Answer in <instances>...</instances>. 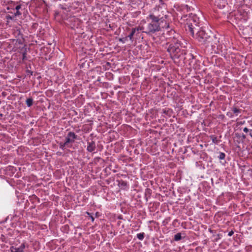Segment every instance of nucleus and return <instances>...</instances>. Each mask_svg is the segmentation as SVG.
I'll use <instances>...</instances> for the list:
<instances>
[{
    "label": "nucleus",
    "instance_id": "nucleus-13",
    "mask_svg": "<svg viewBox=\"0 0 252 252\" xmlns=\"http://www.w3.org/2000/svg\"><path fill=\"white\" fill-rule=\"evenodd\" d=\"M136 32V30L135 29H132L131 32L130 34L127 36L126 37H128V39H129L131 41H133V35Z\"/></svg>",
    "mask_w": 252,
    "mask_h": 252
},
{
    "label": "nucleus",
    "instance_id": "nucleus-32",
    "mask_svg": "<svg viewBox=\"0 0 252 252\" xmlns=\"http://www.w3.org/2000/svg\"><path fill=\"white\" fill-rule=\"evenodd\" d=\"M171 32H175L174 31H171Z\"/></svg>",
    "mask_w": 252,
    "mask_h": 252
},
{
    "label": "nucleus",
    "instance_id": "nucleus-21",
    "mask_svg": "<svg viewBox=\"0 0 252 252\" xmlns=\"http://www.w3.org/2000/svg\"><path fill=\"white\" fill-rule=\"evenodd\" d=\"M128 40V37H123V38H120L119 39V41L123 43H125L126 41H127Z\"/></svg>",
    "mask_w": 252,
    "mask_h": 252
},
{
    "label": "nucleus",
    "instance_id": "nucleus-5",
    "mask_svg": "<svg viewBox=\"0 0 252 252\" xmlns=\"http://www.w3.org/2000/svg\"><path fill=\"white\" fill-rule=\"evenodd\" d=\"M157 16L158 21L164 24V26L169 27L167 19L168 18V12L161 7H157L150 13L148 18H152L153 16Z\"/></svg>",
    "mask_w": 252,
    "mask_h": 252
},
{
    "label": "nucleus",
    "instance_id": "nucleus-20",
    "mask_svg": "<svg viewBox=\"0 0 252 252\" xmlns=\"http://www.w3.org/2000/svg\"><path fill=\"white\" fill-rule=\"evenodd\" d=\"M225 157V154L224 153L220 152L219 156L218 157L219 158L220 160L224 159Z\"/></svg>",
    "mask_w": 252,
    "mask_h": 252
},
{
    "label": "nucleus",
    "instance_id": "nucleus-8",
    "mask_svg": "<svg viewBox=\"0 0 252 252\" xmlns=\"http://www.w3.org/2000/svg\"><path fill=\"white\" fill-rule=\"evenodd\" d=\"M25 248L24 244H22L18 247H11L10 249V252H24Z\"/></svg>",
    "mask_w": 252,
    "mask_h": 252
},
{
    "label": "nucleus",
    "instance_id": "nucleus-16",
    "mask_svg": "<svg viewBox=\"0 0 252 252\" xmlns=\"http://www.w3.org/2000/svg\"><path fill=\"white\" fill-rule=\"evenodd\" d=\"M60 148L62 149V150H64L66 147H69V146H68V144H67L65 142L64 143H63V142H61L60 143Z\"/></svg>",
    "mask_w": 252,
    "mask_h": 252
},
{
    "label": "nucleus",
    "instance_id": "nucleus-31",
    "mask_svg": "<svg viewBox=\"0 0 252 252\" xmlns=\"http://www.w3.org/2000/svg\"><path fill=\"white\" fill-rule=\"evenodd\" d=\"M40 78H41V77H40V76H38V77H37V79H40Z\"/></svg>",
    "mask_w": 252,
    "mask_h": 252
},
{
    "label": "nucleus",
    "instance_id": "nucleus-12",
    "mask_svg": "<svg viewBox=\"0 0 252 252\" xmlns=\"http://www.w3.org/2000/svg\"><path fill=\"white\" fill-rule=\"evenodd\" d=\"M210 138L212 139V142L215 144H218L220 142V140L217 139V137H216L214 135H211L210 136Z\"/></svg>",
    "mask_w": 252,
    "mask_h": 252
},
{
    "label": "nucleus",
    "instance_id": "nucleus-26",
    "mask_svg": "<svg viewBox=\"0 0 252 252\" xmlns=\"http://www.w3.org/2000/svg\"><path fill=\"white\" fill-rule=\"evenodd\" d=\"M234 234V232L233 231H230L228 232V235L229 236H231Z\"/></svg>",
    "mask_w": 252,
    "mask_h": 252
},
{
    "label": "nucleus",
    "instance_id": "nucleus-29",
    "mask_svg": "<svg viewBox=\"0 0 252 252\" xmlns=\"http://www.w3.org/2000/svg\"><path fill=\"white\" fill-rule=\"evenodd\" d=\"M205 80V81H204L205 83L209 82V80Z\"/></svg>",
    "mask_w": 252,
    "mask_h": 252
},
{
    "label": "nucleus",
    "instance_id": "nucleus-9",
    "mask_svg": "<svg viewBox=\"0 0 252 252\" xmlns=\"http://www.w3.org/2000/svg\"><path fill=\"white\" fill-rule=\"evenodd\" d=\"M215 4L220 9H223L226 4L225 0H215Z\"/></svg>",
    "mask_w": 252,
    "mask_h": 252
},
{
    "label": "nucleus",
    "instance_id": "nucleus-3",
    "mask_svg": "<svg viewBox=\"0 0 252 252\" xmlns=\"http://www.w3.org/2000/svg\"><path fill=\"white\" fill-rule=\"evenodd\" d=\"M151 21L149 23L145 30L143 32L146 33L147 35H152L157 32L161 31L162 28L168 29L169 27L164 26V24L158 21L159 19H158L157 16H153L152 18H149Z\"/></svg>",
    "mask_w": 252,
    "mask_h": 252
},
{
    "label": "nucleus",
    "instance_id": "nucleus-17",
    "mask_svg": "<svg viewBox=\"0 0 252 252\" xmlns=\"http://www.w3.org/2000/svg\"><path fill=\"white\" fill-rule=\"evenodd\" d=\"M33 72L32 71L29 69L26 70L25 77L28 78H30L32 75Z\"/></svg>",
    "mask_w": 252,
    "mask_h": 252
},
{
    "label": "nucleus",
    "instance_id": "nucleus-7",
    "mask_svg": "<svg viewBox=\"0 0 252 252\" xmlns=\"http://www.w3.org/2000/svg\"><path fill=\"white\" fill-rule=\"evenodd\" d=\"M77 135L73 132H69L68 133L65 137V142L67 144L72 143L74 142L75 139L76 138Z\"/></svg>",
    "mask_w": 252,
    "mask_h": 252
},
{
    "label": "nucleus",
    "instance_id": "nucleus-2",
    "mask_svg": "<svg viewBox=\"0 0 252 252\" xmlns=\"http://www.w3.org/2000/svg\"><path fill=\"white\" fill-rule=\"evenodd\" d=\"M181 19L185 22L186 31L190 34H193L194 32L200 29V19L196 14L192 13L188 15H184Z\"/></svg>",
    "mask_w": 252,
    "mask_h": 252
},
{
    "label": "nucleus",
    "instance_id": "nucleus-28",
    "mask_svg": "<svg viewBox=\"0 0 252 252\" xmlns=\"http://www.w3.org/2000/svg\"><path fill=\"white\" fill-rule=\"evenodd\" d=\"M249 135L251 137H252V129H250Z\"/></svg>",
    "mask_w": 252,
    "mask_h": 252
},
{
    "label": "nucleus",
    "instance_id": "nucleus-10",
    "mask_svg": "<svg viewBox=\"0 0 252 252\" xmlns=\"http://www.w3.org/2000/svg\"><path fill=\"white\" fill-rule=\"evenodd\" d=\"M95 149V144L93 141L91 142H88V145L87 146V150L90 152H92Z\"/></svg>",
    "mask_w": 252,
    "mask_h": 252
},
{
    "label": "nucleus",
    "instance_id": "nucleus-24",
    "mask_svg": "<svg viewBox=\"0 0 252 252\" xmlns=\"http://www.w3.org/2000/svg\"><path fill=\"white\" fill-rule=\"evenodd\" d=\"M243 131L245 132H250V129H249V128H248L247 127H245L244 129H243Z\"/></svg>",
    "mask_w": 252,
    "mask_h": 252
},
{
    "label": "nucleus",
    "instance_id": "nucleus-19",
    "mask_svg": "<svg viewBox=\"0 0 252 252\" xmlns=\"http://www.w3.org/2000/svg\"><path fill=\"white\" fill-rule=\"evenodd\" d=\"M181 238H182L181 234L180 233L176 234L174 236V240L176 241L180 240L181 239Z\"/></svg>",
    "mask_w": 252,
    "mask_h": 252
},
{
    "label": "nucleus",
    "instance_id": "nucleus-30",
    "mask_svg": "<svg viewBox=\"0 0 252 252\" xmlns=\"http://www.w3.org/2000/svg\"><path fill=\"white\" fill-rule=\"evenodd\" d=\"M242 137H243L244 138H246V136H245V135H243L242 136Z\"/></svg>",
    "mask_w": 252,
    "mask_h": 252
},
{
    "label": "nucleus",
    "instance_id": "nucleus-18",
    "mask_svg": "<svg viewBox=\"0 0 252 252\" xmlns=\"http://www.w3.org/2000/svg\"><path fill=\"white\" fill-rule=\"evenodd\" d=\"M137 238L140 240H143L144 238V233H138L136 235Z\"/></svg>",
    "mask_w": 252,
    "mask_h": 252
},
{
    "label": "nucleus",
    "instance_id": "nucleus-25",
    "mask_svg": "<svg viewBox=\"0 0 252 252\" xmlns=\"http://www.w3.org/2000/svg\"><path fill=\"white\" fill-rule=\"evenodd\" d=\"M26 58V52H25L23 53V60H24Z\"/></svg>",
    "mask_w": 252,
    "mask_h": 252
},
{
    "label": "nucleus",
    "instance_id": "nucleus-4",
    "mask_svg": "<svg viewBox=\"0 0 252 252\" xmlns=\"http://www.w3.org/2000/svg\"><path fill=\"white\" fill-rule=\"evenodd\" d=\"M194 38L196 39L199 42L203 44H209L212 47H215V45L213 44L212 41L215 38V36L209 35L206 33L202 28L200 27L199 30L194 32L193 34H190Z\"/></svg>",
    "mask_w": 252,
    "mask_h": 252
},
{
    "label": "nucleus",
    "instance_id": "nucleus-23",
    "mask_svg": "<svg viewBox=\"0 0 252 252\" xmlns=\"http://www.w3.org/2000/svg\"><path fill=\"white\" fill-rule=\"evenodd\" d=\"M145 28H144L143 27H138L136 28H132V29H135L136 30V32H139L140 31H142V30H145Z\"/></svg>",
    "mask_w": 252,
    "mask_h": 252
},
{
    "label": "nucleus",
    "instance_id": "nucleus-27",
    "mask_svg": "<svg viewBox=\"0 0 252 252\" xmlns=\"http://www.w3.org/2000/svg\"><path fill=\"white\" fill-rule=\"evenodd\" d=\"M87 214H88L89 215H90V217H91V220H92V221H93L94 220V218L92 216H91V214H90V213H87Z\"/></svg>",
    "mask_w": 252,
    "mask_h": 252
},
{
    "label": "nucleus",
    "instance_id": "nucleus-1",
    "mask_svg": "<svg viewBox=\"0 0 252 252\" xmlns=\"http://www.w3.org/2000/svg\"><path fill=\"white\" fill-rule=\"evenodd\" d=\"M167 52L174 63L178 65H186L194 68L196 67L195 59L192 54L182 48L180 41L175 40L169 45Z\"/></svg>",
    "mask_w": 252,
    "mask_h": 252
},
{
    "label": "nucleus",
    "instance_id": "nucleus-11",
    "mask_svg": "<svg viewBox=\"0 0 252 252\" xmlns=\"http://www.w3.org/2000/svg\"><path fill=\"white\" fill-rule=\"evenodd\" d=\"M181 9L184 11L189 12L193 10V8L188 5H182L181 6Z\"/></svg>",
    "mask_w": 252,
    "mask_h": 252
},
{
    "label": "nucleus",
    "instance_id": "nucleus-15",
    "mask_svg": "<svg viewBox=\"0 0 252 252\" xmlns=\"http://www.w3.org/2000/svg\"><path fill=\"white\" fill-rule=\"evenodd\" d=\"M33 99L32 98H29L26 100V104L28 107H30L32 105Z\"/></svg>",
    "mask_w": 252,
    "mask_h": 252
},
{
    "label": "nucleus",
    "instance_id": "nucleus-6",
    "mask_svg": "<svg viewBox=\"0 0 252 252\" xmlns=\"http://www.w3.org/2000/svg\"><path fill=\"white\" fill-rule=\"evenodd\" d=\"M242 111V109L233 107L231 108L229 111L227 112L226 115L228 117L232 118L234 117H237L239 116L241 114Z\"/></svg>",
    "mask_w": 252,
    "mask_h": 252
},
{
    "label": "nucleus",
    "instance_id": "nucleus-14",
    "mask_svg": "<svg viewBox=\"0 0 252 252\" xmlns=\"http://www.w3.org/2000/svg\"><path fill=\"white\" fill-rule=\"evenodd\" d=\"M21 8V4H18L15 6V9L16 12L14 13L15 16H20L21 15V13L19 11V9Z\"/></svg>",
    "mask_w": 252,
    "mask_h": 252
},
{
    "label": "nucleus",
    "instance_id": "nucleus-22",
    "mask_svg": "<svg viewBox=\"0 0 252 252\" xmlns=\"http://www.w3.org/2000/svg\"><path fill=\"white\" fill-rule=\"evenodd\" d=\"M16 16H15V14L14 13V15H12V16H11V15H7L6 16V18L7 20H13L14 18H15V17H16Z\"/></svg>",
    "mask_w": 252,
    "mask_h": 252
}]
</instances>
